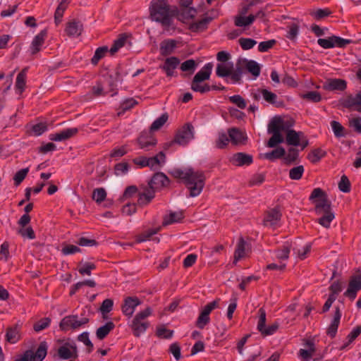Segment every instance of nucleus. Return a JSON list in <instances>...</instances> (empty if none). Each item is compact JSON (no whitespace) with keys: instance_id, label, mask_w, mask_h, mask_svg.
<instances>
[{"instance_id":"obj_10","label":"nucleus","mask_w":361,"mask_h":361,"mask_svg":"<svg viewBox=\"0 0 361 361\" xmlns=\"http://www.w3.org/2000/svg\"><path fill=\"white\" fill-rule=\"evenodd\" d=\"M318 44L324 49H331L334 47H345L351 43L350 39H343L340 37L333 35L326 39L319 38L317 40Z\"/></svg>"},{"instance_id":"obj_59","label":"nucleus","mask_w":361,"mask_h":361,"mask_svg":"<svg viewBox=\"0 0 361 361\" xmlns=\"http://www.w3.org/2000/svg\"><path fill=\"white\" fill-rule=\"evenodd\" d=\"M129 169V165L126 162H121L114 166V173L116 176L126 174Z\"/></svg>"},{"instance_id":"obj_41","label":"nucleus","mask_w":361,"mask_h":361,"mask_svg":"<svg viewBox=\"0 0 361 361\" xmlns=\"http://www.w3.org/2000/svg\"><path fill=\"white\" fill-rule=\"evenodd\" d=\"M108 51H109V49L106 46L97 48L91 59L92 63L93 65H97L99 60L102 59Z\"/></svg>"},{"instance_id":"obj_47","label":"nucleus","mask_w":361,"mask_h":361,"mask_svg":"<svg viewBox=\"0 0 361 361\" xmlns=\"http://www.w3.org/2000/svg\"><path fill=\"white\" fill-rule=\"evenodd\" d=\"M228 99L232 104L236 105L240 109H245L247 106L245 99L239 94L231 96L228 97Z\"/></svg>"},{"instance_id":"obj_28","label":"nucleus","mask_w":361,"mask_h":361,"mask_svg":"<svg viewBox=\"0 0 361 361\" xmlns=\"http://www.w3.org/2000/svg\"><path fill=\"white\" fill-rule=\"evenodd\" d=\"M212 68L213 64L212 63L205 64L203 68L195 74L192 80H195V82H204L209 80L212 73Z\"/></svg>"},{"instance_id":"obj_2","label":"nucleus","mask_w":361,"mask_h":361,"mask_svg":"<svg viewBox=\"0 0 361 361\" xmlns=\"http://www.w3.org/2000/svg\"><path fill=\"white\" fill-rule=\"evenodd\" d=\"M169 173L173 178L181 179L183 181L190 191V197L198 196L204 187L206 177L202 171H194L191 168L185 169L175 168Z\"/></svg>"},{"instance_id":"obj_9","label":"nucleus","mask_w":361,"mask_h":361,"mask_svg":"<svg viewBox=\"0 0 361 361\" xmlns=\"http://www.w3.org/2000/svg\"><path fill=\"white\" fill-rule=\"evenodd\" d=\"M48 345L42 341L35 352L27 350L24 352V361H43L47 354Z\"/></svg>"},{"instance_id":"obj_22","label":"nucleus","mask_w":361,"mask_h":361,"mask_svg":"<svg viewBox=\"0 0 361 361\" xmlns=\"http://www.w3.org/2000/svg\"><path fill=\"white\" fill-rule=\"evenodd\" d=\"M47 35V30H43L35 37L30 47L32 55H34L40 51L41 47L44 42Z\"/></svg>"},{"instance_id":"obj_53","label":"nucleus","mask_w":361,"mask_h":361,"mask_svg":"<svg viewBox=\"0 0 361 361\" xmlns=\"http://www.w3.org/2000/svg\"><path fill=\"white\" fill-rule=\"evenodd\" d=\"M238 42L243 50L250 49L257 44V42L255 39L244 37L240 38L238 39Z\"/></svg>"},{"instance_id":"obj_44","label":"nucleus","mask_w":361,"mask_h":361,"mask_svg":"<svg viewBox=\"0 0 361 361\" xmlns=\"http://www.w3.org/2000/svg\"><path fill=\"white\" fill-rule=\"evenodd\" d=\"M20 338V334L17 330V326L10 327L7 330L6 341L11 343H16Z\"/></svg>"},{"instance_id":"obj_15","label":"nucleus","mask_w":361,"mask_h":361,"mask_svg":"<svg viewBox=\"0 0 361 361\" xmlns=\"http://www.w3.org/2000/svg\"><path fill=\"white\" fill-rule=\"evenodd\" d=\"M141 304V301L137 297H127L124 300V303L122 305L123 313L130 317L133 314L137 306Z\"/></svg>"},{"instance_id":"obj_32","label":"nucleus","mask_w":361,"mask_h":361,"mask_svg":"<svg viewBox=\"0 0 361 361\" xmlns=\"http://www.w3.org/2000/svg\"><path fill=\"white\" fill-rule=\"evenodd\" d=\"M165 154L163 152H160L154 157H147L148 166L152 169H157L165 162Z\"/></svg>"},{"instance_id":"obj_11","label":"nucleus","mask_w":361,"mask_h":361,"mask_svg":"<svg viewBox=\"0 0 361 361\" xmlns=\"http://www.w3.org/2000/svg\"><path fill=\"white\" fill-rule=\"evenodd\" d=\"M360 290L361 274L354 275L350 277L348 287L343 295L350 300H353L357 296V293Z\"/></svg>"},{"instance_id":"obj_64","label":"nucleus","mask_w":361,"mask_h":361,"mask_svg":"<svg viewBox=\"0 0 361 361\" xmlns=\"http://www.w3.org/2000/svg\"><path fill=\"white\" fill-rule=\"evenodd\" d=\"M209 315L201 312L197 319L196 326L200 329H203L209 322Z\"/></svg>"},{"instance_id":"obj_33","label":"nucleus","mask_w":361,"mask_h":361,"mask_svg":"<svg viewBox=\"0 0 361 361\" xmlns=\"http://www.w3.org/2000/svg\"><path fill=\"white\" fill-rule=\"evenodd\" d=\"M115 327V324L112 322H108L104 325L97 329L96 336L98 339H104Z\"/></svg>"},{"instance_id":"obj_49","label":"nucleus","mask_w":361,"mask_h":361,"mask_svg":"<svg viewBox=\"0 0 361 361\" xmlns=\"http://www.w3.org/2000/svg\"><path fill=\"white\" fill-rule=\"evenodd\" d=\"M168 120L167 114H162L157 118L151 125L150 130L152 131L157 130L161 128Z\"/></svg>"},{"instance_id":"obj_62","label":"nucleus","mask_w":361,"mask_h":361,"mask_svg":"<svg viewBox=\"0 0 361 361\" xmlns=\"http://www.w3.org/2000/svg\"><path fill=\"white\" fill-rule=\"evenodd\" d=\"M127 149L126 146H121L120 147L114 148L110 153L109 157L115 159L124 156L127 153Z\"/></svg>"},{"instance_id":"obj_29","label":"nucleus","mask_w":361,"mask_h":361,"mask_svg":"<svg viewBox=\"0 0 361 361\" xmlns=\"http://www.w3.org/2000/svg\"><path fill=\"white\" fill-rule=\"evenodd\" d=\"M82 30V25L76 20H72L67 23L65 32L70 37L80 35Z\"/></svg>"},{"instance_id":"obj_45","label":"nucleus","mask_w":361,"mask_h":361,"mask_svg":"<svg viewBox=\"0 0 361 361\" xmlns=\"http://www.w3.org/2000/svg\"><path fill=\"white\" fill-rule=\"evenodd\" d=\"M126 40L127 37L125 35H121L116 40H115L109 49L111 54L114 55L120 48L123 47Z\"/></svg>"},{"instance_id":"obj_38","label":"nucleus","mask_w":361,"mask_h":361,"mask_svg":"<svg viewBox=\"0 0 361 361\" xmlns=\"http://www.w3.org/2000/svg\"><path fill=\"white\" fill-rule=\"evenodd\" d=\"M245 242L243 238H240L238 243L237 245V248L235 251L234 254V261L233 263L236 264L238 260L243 258L245 255Z\"/></svg>"},{"instance_id":"obj_52","label":"nucleus","mask_w":361,"mask_h":361,"mask_svg":"<svg viewBox=\"0 0 361 361\" xmlns=\"http://www.w3.org/2000/svg\"><path fill=\"white\" fill-rule=\"evenodd\" d=\"M106 197V190L102 188H97L93 190L92 192V199L95 200L97 203H100L103 202Z\"/></svg>"},{"instance_id":"obj_5","label":"nucleus","mask_w":361,"mask_h":361,"mask_svg":"<svg viewBox=\"0 0 361 361\" xmlns=\"http://www.w3.org/2000/svg\"><path fill=\"white\" fill-rule=\"evenodd\" d=\"M315 212L322 216L318 219L317 222L322 226L328 228L330 227L331 222L334 219L335 216L331 211V202L328 199L316 200Z\"/></svg>"},{"instance_id":"obj_24","label":"nucleus","mask_w":361,"mask_h":361,"mask_svg":"<svg viewBox=\"0 0 361 361\" xmlns=\"http://www.w3.org/2000/svg\"><path fill=\"white\" fill-rule=\"evenodd\" d=\"M341 318V312L340 310V308L338 307H336L334 314L333 320L331 321V323L329 325V326L328 327L327 331H326L327 334L331 338L335 337L337 330H338V325L340 324Z\"/></svg>"},{"instance_id":"obj_16","label":"nucleus","mask_w":361,"mask_h":361,"mask_svg":"<svg viewBox=\"0 0 361 361\" xmlns=\"http://www.w3.org/2000/svg\"><path fill=\"white\" fill-rule=\"evenodd\" d=\"M344 107L361 113V91L355 95L348 96L343 102Z\"/></svg>"},{"instance_id":"obj_7","label":"nucleus","mask_w":361,"mask_h":361,"mask_svg":"<svg viewBox=\"0 0 361 361\" xmlns=\"http://www.w3.org/2000/svg\"><path fill=\"white\" fill-rule=\"evenodd\" d=\"M90 322L88 316L81 314H70L64 317L59 323V328L63 331H75L85 326Z\"/></svg>"},{"instance_id":"obj_34","label":"nucleus","mask_w":361,"mask_h":361,"mask_svg":"<svg viewBox=\"0 0 361 361\" xmlns=\"http://www.w3.org/2000/svg\"><path fill=\"white\" fill-rule=\"evenodd\" d=\"M286 154V151L283 147H279L272 150L270 152H267L262 155V157L269 161H274L277 159L283 157Z\"/></svg>"},{"instance_id":"obj_27","label":"nucleus","mask_w":361,"mask_h":361,"mask_svg":"<svg viewBox=\"0 0 361 361\" xmlns=\"http://www.w3.org/2000/svg\"><path fill=\"white\" fill-rule=\"evenodd\" d=\"M180 61L177 57L171 56L167 58L161 68L166 72L168 77H172L174 75V70L179 64Z\"/></svg>"},{"instance_id":"obj_4","label":"nucleus","mask_w":361,"mask_h":361,"mask_svg":"<svg viewBox=\"0 0 361 361\" xmlns=\"http://www.w3.org/2000/svg\"><path fill=\"white\" fill-rule=\"evenodd\" d=\"M291 126L292 123L286 122L279 116H275L268 125V132L271 133L272 136L267 142V147H274L278 144L283 142V137L281 132L286 130Z\"/></svg>"},{"instance_id":"obj_39","label":"nucleus","mask_w":361,"mask_h":361,"mask_svg":"<svg viewBox=\"0 0 361 361\" xmlns=\"http://www.w3.org/2000/svg\"><path fill=\"white\" fill-rule=\"evenodd\" d=\"M230 141L228 134L224 132H220L218 134V137L215 141V146L218 149L225 148Z\"/></svg>"},{"instance_id":"obj_55","label":"nucleus","mask_w":361,"mask_h":361,"mask_svg":"<svg viewBox=\"0 0 361 361\" xmlns=\"http://www.w3.org/2000/svg\"><path fill=\"white\" fill-rule=\"evenodd\" d=\"M326 155V152L319 149H315L312 151L311 154L309 155V159L312 163H316L319 161L322 157Z\"/></svg>"},{"instance_id":"obj_26","label":"nucleus","mask_w":361,"mask_h":361,"mask_svg":"<svg viewBox=\"0 0 361 361\" xmlns=\"http://www.w3.org/2000/svg\"><path fill=\"white\" fill-rule=\"evenodd\" d=\"M47 130V126L45 123H38L36 124L27 123L26 125V135L29 136H39Z\"/></svg>"},{"instance_id":"obj_3","label":"nucleus","mask_w":361,"mask_h":361,"mask_svg":"<svg viewBox=\"0 0 361 361\" xmlns=\"http://www.w3.org/2000/svg\"><path fill=\"white\" fill-rule=\"evenodd\" d=\"M149 11L152 20L160 23L165 30L169 31L177 14L178 7L171 6L168 0H152Z\"/></svg>"},{"instance_id":"obj_36","label":"nucleus","mask_w":361,"mask_h":361,"mask_svg":"<svg viewBox=\"0 0 361 361\" xmlns=\"http://www.w3.org/2000/svg\"><path fill=\"white\" fill-rule=\"evenodd\" d=\"M212 20L211 18H204L190 25V30L192 32H198L204 30L207 24Z\"/></svg>"},{"instance_id":"obj_6","label":"nucleus","mask_w":361,"mask_h":361,"mask_svg":"<svg viewBox=\"0 0 361 361\" xmlns=\"http://www.w3.org/2000/svg\"><path fill=\"white\" fill-rule=\"evenodd\" d=\"M152 313L151 307H148L138 312L132 319L130 327L135 337H140L149 326V322L147 318Z\"/></svg>"},{"instance_id":"obj_57","label":"nucleus","mask_w":361,"mask_h":361,"mask_svg":"<svg viewBox=\"0 0 361 361\" xmlns=\"http://www.w3.org/2000/svg\"><path fill=\"white\" fill-rule=\"evenodd\" d=\"M262 95L264 99L269 104H274L276 102L277 95L266 89H262Z\"/></svg>"},{"instance_id":"obj_46","label":"nucleus","mask_w":361,"mask_h":361,"mask_svg":"<svg viewBox=\"0 0 361 361\" xmlns=\"http://www.w3.org/2000/svg\"><path fill=\"white\" fill-rule=\"evenodd\" d=\"M299 33V25L296 23H291L288 25L286 37L291 41H295Z\"/></svg>"},{"instance_id":"obj_37","label":"nucleus","mask_w":361,"mask_h":361,"mask_svg":"<svg viewBox=\"0 0 361 361\" xmlns=\"http://www.w3.org/2000/svg\"><path fill=\"white\" fill-rule=\"evenodd\" d=\"M51 319L49 317H44L33 324V330L39 332L47 329L51 324Z\"/></svg>"},{"instance_id":"obj_58","label":"nucleus","mask_w":361,"mask_h":361,"mask_svg":"<svg viewBox=\"0 0 361 361\" xmlns=\"http://www.w3.org/2000/svg\"><path fill=\"white\" fill-rule=\"evenodd\" d=\"M331 13L329 8H319L314 11H312L310 15L317 20L322 19L325 17L329 16Z\"/></svg>"},{"instance_id":"obj_1","label":"nucleus","mask_w":361,"mask_h":361,"mask_svg":"<svg viewBox=\"0 0 361 361\" xmlns=\"http://www.w3.org/2000/svg\"><path fill=\"white\" fill-rule=\"evenodd\" d=\"M245 71L257 78L260 74L261 68L255 61L238 59L235 66L233 63H218L216 68V74L219 78L228 77L233 84H240Z\"/></svg>"},{"instance_id":"obj_20","label":"nucleus","mask_w":361,"mask_h":361,"mask_svg":"<svg viewBox=\"0 0 361 361\" xmlns=\"http://www.w3.org/2000/svg\"><path fill=\"white\" fill-rule=\"evenodd\" d=\"M137 144L140 149L149 151L157 145V140L147 133L141 134L137 138Z\"/></svg>"},{"instance_id":"obj_19","label":"nucleus","mask_w":361,"mask_h":361,"mask_svg":"<svg viewBox=\"0 0 361 361\" xmlns=\"http://www.w3.org/2000/svg\"><path fill=\"white\" fill-rule=\"evenodd\" d=\"M78 133V129L77 128H67L57 133L51 134L49 135V139L52 141L56 142L63 141L74 137Z\"/></svg>"},{"instance_id":"obj_48","label":"nucleus","mask_w":361,"mask_h":361,"mask_svg":"<svg viewBox=\"0 0 361 361\" xmlns=\"http://www.w3.org/2000/svg\"><path fill=\"white\" fill-rule=\"evenodd\" d=\"M301 97L312 102H319L322 99V96L319 92L317 91H310L301 95Z\"/></svg>"},{"instance_id":"obj_12","label":"nucleus","mask_w":361,"mask_h":361,"mask_svg":"<svg viewBox=\"0 0 361 361\" xmlns=\"http://www.w3.org/2000/svg\"><path fill=\"white\" fill-rule=\"evenodd\" d=\"M170 183L169 178L161 172H157L153 175L148 185L156 191L167 187Z\"/></svg>"},{"instance_id":"obj_31","label":"nucleus","mask_w":361,"mask_h":361,"mask_svg":"<svg viewBox=\"0 0 361 361\" xmlns=\"http://www.w3.org/2000/svg\"><path fill=\"white\" fill-rule=\"evenodd\" d=\"M286 142L289 145L298 146L300 145V138L303 136L302 132H296L294 130H286Z\"/></svg>"},{"instance_id":"obj_42","label":"nucleus","mask_w":361,"mask_h":361,"mask_svg":"<svg viewBox=\"0 0 361 361\" xmlns=\"http://www.w3.org/2000/svg\"><path fill=\"white\" fill-rule=\"evenodd\" d=\"M191 89L200 93H205L209 92L211 90V87L206 84L203 83V82H195V80H192L191 83Z\"/></svg>"},{"instance_id":"obj_30","label":"nucleus","mask_w":361,"mask_h":361,"mask_svg":"<svg viewBox=\"0 0 361 361\" xmlns=\"http://www.w3.org/2000/svg\"><path fill=\"white\" fill-rule=\"evenodd\" d=\"M177 42L175 39H165L160 44V54L162 56L171 54L176 47Z\"/></svg>"},{"instance_id":"obj_50","label":"nucleus","mask_w":361,"mask_h":361,"mask_svg":"<svg viewBox=\"0 0 361 361\" xmlns=\"http://www.w3.org/2000/svg\"><path fill=\"white\" fill-rule=\"evenodd\" d=\"M331 126L334 131V133L336 137H341L345 135L344 130L345 128L342 126V125L336 121H332L331 122Z\"/></svg>"},{"instance_id":"obj_56","label":"nucleus","mask_w":361,"mask_h":361,"mask_svg":"<svg viewBox=\"0 0 361 361\" xmlns=\"http://www.w3.org/2000/svg\"><path fill=\"white\" fill-rule=\"evenodd\" d=\"M338 188L343 192H348L350 191V182L345 175H343L341 180L338 183Z\"/></svg>"},{"instance_id":"obj_61","label":"nucleus","mask_w":361,"mask_h":361,"mask_svg":"<svg viewBox=\"0 0 361 361\" xmlns=\"http://www.w3.org/2000/svg\"><path fill=\"white\" fill-rule=\"evenodd\" d=\"M197 66L196 62L193 59H188L180 65V69L182 71H190L192 73Z\"/></svg>"},{"instance_id":"obj_17","label":"nucleus","mask_w":361,"mask_h":361,"mask_svg":"<svg viewBox=\"0 0 361 361\" xmlns=\"http://www.w3.org/2000/svg\"><path fill=\"white\" fill-rule=\"evenodd\" d=\"M252 161V156L243 152L235 153L230 158V162L235 166H249Z\"/></svg>"},{"instance_id":"obj_23","label":"nucleus","mask_w":361,"mask_h":361,"mask_svg":"<svg viewBox=\"0 0 361 361\" xmlns=\"http://www.w3.org/2000/svg\"><path fill=\"white\" fill-rule=\"evenodd\" d=\"M346 87L347 82L345 80L336 78L328 80L324 85V88L329 91H343L346 89Z\"/></svg>"},{"instance_id":"obj_13","label":"nucleus","mask_w":361,"mask_h":361,"mask_svg":"<svg viewBox=\"0 0 361 361\" xmlns=\"http://www.w3.org/2000/svg\"><path fill=\"white\" fill-rule=\"evenodd\" d=\"M58 355L63 360L75 358L78 357L77 347L73 343L66 342L58 349Z\"/></svg>"},{"instance_id":"obj_35","label":"nucleus","mask_w":361,"mask_h":361,"mask_svg":"<svg viewBox=\"0 0 361 361\" xmlns=\"http://www.w3.org/2000/svg\"><path fill=\"white\" fill-rule=\"evenodd\" d=\"M254 22L252 14L248 16L238 15L235 17L234 23L237 27H245L251 25Z\"/></svg>"},{"instance_id":"obj_51","label":"nucleus","mask_w":361,"mask_h":361,"mask_svg":"<svg viewBox=\"0 0 361 361\" xmlns=\"http://www.w3.org/2000/svg\"><path fill=\"white\" fill-rule=\"evenodd\" d=\"M304 173V167L298 166L292 168L289 171V177L292 180H300Z\"/></svg>"},{"instance_id":"obj_63","label":"nucleus","mask_w":361,"mask_h":361,"mask_svg":"<svg viewBox=\"0 0 361 361\" xmlns=\"http://www.w3.org/2000/svg\"><path fill=\"white\" fill-rule=\"evenodd\" d=\"M114 302L111 299H105L99 308L102 314H107L112 310Z\"/></svg>"},{"instance_id":"obj_54","label":"nucleus","mask_w":361,"mask_h":361,"mask_svg":"<svg viewBox=\"0 0 361 361\" xmlns=\"http://www.w3.org/2000/svg\"><path fill=\"white\" fill-rule=\"evenodd\" d=\"M360 333H361V326H357L355 328H354L347 336L348 343L346 344H345L344 345H343L341 348V350L344 349L350 343L353 342L355 340V338L360 334Z\"/></svg>"},{"instance_id":"obj_14","label":"nucleus","mask_w":361,"mask_h":361,"mask_svg":"<svg viewBox=\"0 0 361 361\" xmlns=\"http://www.w3.org/2000/svg\"><path fill=\"white\" fill-rule=\"evenodd\" d=\"M155 190L149 185H141L140 190L138 192L137 204L140 205H146L149 204L154 197Z\"/></svg>"},{"instance_id":"obj_43","label":"nucleus","mask_w":361,"mask_h":361,"mask_svg":"<svg viewBox=\"0 0 361 361\" xmlns=\"http://www.w3.org/2000/svg\"><path fill=\"white\" fill-rule=\"evenodd\" d=\"M183 218V215L182 212H171L169 216L164 217L163 226H166L175 222H178Z\"/></svg>"},{"instance_id":"obj_40","label":"nucleus","mask_w":361,"mask_h":361,"mask_svg":"<svg viewBox=\"0 0 361 361\" xmlns=\"http://www.w3.org/2000/svg\"><path fill=\"white\" fill-rule=\"evenodd\" d=\"M160 228H150L136 236V242L142 243L149 240L153 235L157 233Z\"/></svg>"},{"instance_id":"obj_25","label":"nucleus","mask_w":361,"mask_h":361,"mask_svg":"<svg viewBox=\"0 0 361 361\" xmlns=\"http://www.w3.org/2000/svg\"><path fill=\"white\" fill-rule=\"evenodd\" d=\"M228 134L231 142L233 145L244 144L247 139L245 134L237 128H229Z\"/></svg>"},{"instance_id":"obj_18","label":"nucleus","mask_w":361,"mask_h":361,"mask_svg":"<svg viewBox=\"0 0 361 361\" xmlns=\"http://www.w3.org/2000/svg\"><path fill=\"white\" fill-rule=\"evenodd\" d=\"M281 213L278 208L269 210L264 216L263 223L265 226L273 227L281 220Z\"/></svg>"},{"instance_id":"obj_60","label":"nucleus","mask_w":361,"mask_h":361,"mask_svg":"<svg viewBox=\"0 0 361 361\" xmlns=\"http://www.w3.org/2000/svg\"><path fill=\"white\" fill-rule=\"evenodd\" d=\"M279 324L278 322H274L269 326H265L261 331V334L263 336H267L274 334L279 329Z\"/></svg>"},{"instance_id":"obj_21","label":"nucleus","mask_w":361,"mask_h":361,"mask_svg":"<svg viewBox=\"0 0 361 361\" xmlns=\"http://www.w3.org/2000/svg\"><path fill=\"white\" fill-rule=\"evenodd\" d=\"M197 14V10L193 7L178 8L177 14L175 17L180 21L185 23L188 20L193 19Z\"/></svg>"},{"instance_id":"obj_8","label":"nucleus","mask_w":361,"mask_h":361,"mask_svg":"<svg viewBox=\"0 0 361 361\" xmlns=\"http://www.w3.org/2000/svg\"><path fill=\"white\" fill-rule=\"evenodd\" d=\"M193 138L194 127L188 123L178 130L173 141L180 145H185Z\"/></svg>"}]
</instances>
